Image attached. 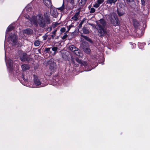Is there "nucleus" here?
<instances>
[{
  "mask_svg": "<svg viewBox=\"0 0 150 150\" xmlns=\"http://www.w3.org/2000/svg\"><path fill=\"white\" fill-rule=\"evenodd\" d=\"M86 0H81V2L83 4H84L85 3Z\"/></svg>",
  "mask_w": 150,
  "mask_h": 150,
  "instance_id": "nucleus-42",
  "label": "nucleus"
},
{
  "mask_svg": "<svg viewBox=\"0 0 150 150\" xmlns=\"http://www.w3.org/2000/svg\"><path fill=\"white\" fill-rule=\"evenodd\" d=\"M40 44V41L39 40H35L34 42V45L35 46H38Z\"/></svg>",
  "mask_w": 150,
  "mask_h": 150,
  "instance_id": "nucleus-22",
  "label": "nucleus"
},
{
  "mask_svg": "<svg viewBox=\"0 0 150 150\" xmlns=\"http://www.w3.org/2000/svg\"><path fill=\"white\" fill-rule=\"evenodd\" d=\"M76 61L78 62L79 63L81 64V63L82 61H81L80 59H79L78 58H76Z\"/></svg>",
  "mask_w": 150,
  "mask_h": 150,
  "instance_id": "nucleus-27",
  "label": "nucleus"
},
{
  "mask_svg": "<svg viewBox=\"0 0 150 150\" xmlns=\"http://www.w3.org/2000/svg\"><path fill=\"white\" fill-rule=\"evenodd\" d=\"M27 54L25 53H23L20 56V59L22 61L27 60Z\"/></svg>",
  "mask_w": 150,
  "mask_h": 150,
  "instance_id": "nucleus-10",
  "label": "nucleus"
},
{
  "mask_svg": "<svg viewBox=\"0 0 150 150\" xmlns=\"http://www.w3.org/2000/svg\"><path fill=\"white\" fill-rule=\"evenodd\" d=\"M100 4L98 3H96L93 5V7L95 8H98Z\"/></svg>",
  "mask_w": 150,
  "mask_h": 150,
  "instance_id": "nucleus-34",
  "label": "nucleus"
},
{
  "mask_svg": "<svg viewBox=\"0 0 150 150\" xmlns=\"http://www.w3.org/2000/svg\"><path fill=\"white\" fill-rule=\"evenodd\" d=\"M70 3L72 5H73L74 2V0H69Z\"/></svg>",
  "mask_w": 150,
  "mask_h": 150,
  "instance_id": "nucleus-39",
  "label": "nucleus"
},
{
  "mask_svg": "<svg viewBox=\"0 0 150 150\" xmlns=\"http://www.w3.org/2000/svg\"><path fill=\"white\" fill-rule=\"evenodd\" d=\"M34 83L32 87H35L41 85V83L37 76L34 75Z\"/></svg>",
  "mask_w": 150,
  "mask_h": 150,
  "instance_id": "nucleus-8",
  "label": "nucleus"
},
{
  "mask_svg": "<svg viewBox=\"0 0 150 150\" xmlns=\"http://www.w3.org/2000/svg\"><path fill=\"white\" fill-rule=\"evenodd\" d=\"M58 37H57V38H56V39H58Z\"/></svg>",
  "mask_w": 150,
  "mask_h": 150,
  "instance_id": "nucleus-48",
  "label": "nucleus"
},
{
  "mask_svg": "<svg viewBox=\"0 0 150 150\" xmlns=\"http://www.w3.org/2000/svg\"><path fill=\"white\" fill-rule=\"evenodd\" d=\"M52 16L54 17H56L57 16V12L56 9L53 10L52 11H51Z\"/></svg>",
  "mask_w": 150,
  "mask_h": 150,
  "instance_id": "nucleus-15",
  "label": "nucleus"
},
{
  "mask_svg": "<svg viewBox=\"0 0 150 150\" xmlns=\"http://www.w3.org/2000/svg\"><path fill=\"white\" fill-rule=\"evenodd\" d=\"M138 45L140 49H142L144 47V44L143 43H139Z\"/></svg>",
  "mask_w": 150,
  "mask_h": 150,
  "instance_id": "nucleus-25",
  "label": "nucleus"
},
{
  "mask_svg": "<svg viewBox=\"0 0 150 150\" xmlns=\"http://www.w3.org/2000/svg\"><path fill=\"white\" fill-rule=\"evenodd\" d=\"M43 38L44 40H46L47 38V36H43Z\"/></svg>",
  "mask_w": 150,
  "mask_h": 150,
  "instance_id": "nucleus-44",
  "label": "nucleus"
},
{
  "mask_svg": "<svg viewBox=\"0 0 150 150\" xmlns=\"http://www.w3.org/2000/svg\"><path fill=\"white\" fill-rule=\"evenodd\" d=\"M44 2L45 5L48 7H50L52 6V3L50 0H44Z\"/></svg>",
  "mask_w": 150,
  "mask_h": 150,
  "instance_id": "nucleus-12",
  "label": "nucleus"
},
{
  "mask_svg": "<svg viewBox=\"0 0 150 150\" xmlns=\"http://www.w3.org/2000/svg\"><path fill=\"white\" fill-rule=\"evenodd\" d=\"M50 64V69L52 72H53L57 68V66L55 62H54V59H51L49 61Z\"/></svg>",
  "mask_w": 150,
  "mask_h": 150,
  "instance_id": "nucleus-7",
  "label": "nucleus"
},
{
  "mask_svg": "<svg viewBox=\"0 0 150 150\" xmlns=\"http://www.w3.org/2000/svg\"><path fill=\"white\" fill-rule=\"evenodd\" d=\"M79 12L76 13L74 16L71 18V19L72 20H73L75 21H77L79 18Z\"/></svg>",
  "mask_w": 150,
  "mask_h": 150,
  "instance_id": "nucleus-13",
  "label": "nucleus"
},
{
  "mask_svg": "<svg viewBox=\"0 0 150 150\" xmlns=\"http://www.w3.org/2000/svg\"><path fill=\"white\" fill-rule=\"evenodd\" d=\"M51 72H50V74H51Z\"/></svg>",
  "mask_w": 150,
  "mask_h": 150,
  "instance_id": "nucleus-49",
  "label": "nucleus"
},
{
  "mask_svg": "<svg viewBox=\"0 0 150 150\" xmlns=\"http://www.w3.org/2000/svg\"><path fill=\"white\" fill-rule=\"evenodd\" d=\"M97 3L100 4H101L104 1V0H97Z\"/></svg>",
  "mask_w": 150,
  "mask_h": 150,
  "instance_id": "nucleus-30",
  "label": "nucleus"
},
{
  "mask_svg": "<svg viewBox=\"0 0 150 150\" xmlns=\"http://www.w3.org/2000/svg\"><path fill=\"white\" fill-rule=\"evenodd\" d=\"M43 16L44 19H43L42 15L41 14L37 15L36 16H33L31 18H30L29 16L28 15H25V17L29 20L31 24H34L36 26L38 25L40 27L43 28L46 25V24H50L51 22L50 18V15L48 11L44 13Z\"/></svg>",
  "mask_w": 150,
  "mask_h": 150,
  "instance_id": "nucleus-1",
  "label": "nucleus"
},
{
  "mask_svg": "<svg viewBox=\"0 0 150 150\" xmlns=\"http://www.w3.org/2000/svg\"><path fill=\"white\" fill-rule=\"evenodd\" d=\"M67 34H65L62 37V39L64 40L67 37Z\"/></svg>",
  "mask_w": 150,
  "mask_h": 150,
  "instance_id": "nucleus-35",
  "label": "nucleus"
},
{
  "mask_svg": "<svg viewBox=\"0 0 150 150\" xmlns=\"http://www.w3.org/2000/svg\"><path fill=\"white\" fill-rule=\"evenodd\" d=\"M58 24L57 23H55L54 24H53L52 25V27L54 28H55Z\"/></svg>",
  "mask_w": 150,
  "mask_h": 150,
  "instance_id": "nucleus-31",
  "label": "nucleus"
},
{
  "mask_svg": "<svg viewBox=\"0 0 150 150\" xmlns=\"http://www.w3.org/2000/svg\"><path fill=\"white\" fill-rule=\"evenodd\" d=\"M83 50L86 53H89L90 52V50L88 48H83Z\"/></svg>",
  "mask_w": 150,
  "mask_h": 150,
  "instance_id": "nucleus-21",
  "label": "nucleus"
},
{
  "mask_svg": "<svg viewBox=\"0 0 150 150\" xmlns=\"http://www.w3.org/2000/svg\"><path fill=\"white\" fill-rule=\"evenodd\" d=\"M23 79L24 80V81H27V80L25 78L24 76H23L22 77Z\"/></svg>",
  "mask_w": 150,
  "mask_h": 150,
  "instance_id": "nucleus-45",
  "label": "nucleus"
},
{
  "mask_svg": "<svg viewBox=\"0 0 150 150\" xmlns=\"http://www.w3.org/2000/svg\"><path fill=\"white\" fill-rule=\"evenodd\" d=\"M133 24L135 27H137L138 26L139 24L137 21H134L133 23Z\"/></svg>",
  "mask_w": 150,
  "mask_h": 150,
  "instance_id": "nucleus-28",
  "label": "nucleus"
},
{
  "mask_svg": "<svg viewBox=\"0 0 150 150\" xmlns=\"http://www.w3.org/2000/svg\"><path fill=\"white\" fill-rule=\"evenodd\" d=\"M57 31V30H55L54 31H52L51 33L52 35H51V38L52 39H54V37L55 36L56 33Z\"/></svg>",
  "mask_w": 150,
  "mask_h": 150,
  "instance_id": "nucleus-20",
  "label": "nucleus"
},
{
  "mask_svg": "<svg viewBox=\"0 0 150 150\" xmlns=\"http://www.w3.org/2000/svg\"><path fill=\"white\" fill-rule=\"evenodd\" d=\"M117 0H107V3L108 4L111 5L112 4H115Z\"/></svg>",
  "mask_w": 150,
  "mask_h": 150,
  "instance_id": "nucleus-17",
  "label": "nucleus"
},
{
  "mask_svg": "<svg viewBox=\"0 0 150 150\" xmlns=\"http://www.w3.org/2000/svg\"><path fill=\"white\" fill-rule=\"evenodd\" d=\"M86 19L85 18H84L83 20L81 21L80 22L81 23L83 24V23H84L85 22H86Z\"/></svg>",
  "mask_w": 150,
  "mask_h": 150,
  "instance_id": "nucleus-38",
  "label": "nucleus"
},
{
  "mask_svg": "<svg viewBox=\"0 0 150 150\" xmlns=\"http://www.w3.org/2000/svg\"><path fill=\"white\" fill-rule=\"evenodd\" d=\"M82 24L81 23H80L79 25V28H81L82 26Z\"/></svg>",
  "mask_w": 150,
  "mask_h": 150,
  "instance_id": "nucleus-43",
  "label": "nucleus"
},
{
  "mask_svg": "<svg viewBox=\"0 0 150 150\" xmlns=\"http://www.w3.org/2000/svg\"><path fill=\"white\" fill-rule=\"evenodd\" d=\"M128 2L131 3L134 1V0H126Z\"/></svg>",
  "mask_w": 150,
  "mask_h": 150,
  "instance_id": "nucleus-41",
  "label": "nucleus"
},
{
  "mask_svg": "<svg viewBox=\"0 0 150 150\" xmlns=\"http://www.w3.org/2000/svg\"><path fill=\"white\" fill-rule=\"evenodd\" d=\"M97 26L98 28L97 29L98 35L100 37H103L106 35H108V31L107 29V27L103 19H101L99 21Z\"/></svg>",
  "mask_w": 150,
  "mask_h": 150,
  "instance_id": "nucleus-2",
  "label": "nucleus"
},
{
  "mask_svg": "<svg viewBox=\"0 0 150 150\" xmlns=\"http://www.w3.org/2000/svg\"><path fill=\"white\" fill-rule=\"evenodd\" d=\"M14 28V27L12 25H10L7 28V30L6 31V36L7 35V34L9 31H11Z\"/></svg>",
  "mask_w": 150,
  "mask_h": 150,
  "instance_id": "nucleus-16",
  "label": "nucleus"
},
{
  "mask_svg": "<svg viewBox=\"0 0 150 150\" xmlns=\"http://www.w3.org/2000/svg\"><path fill=\"white\" fill-rule=\"evenodd\" d=\"M18 37L15 34L10 36L7 39V41L9 43H11L13 45H15L17 43Z\"/></svg>",
  "mask_w": 150,
  "mask_h": 150,
  "instance_id": "nucleus-5",
  "label": "nucleus"
},
{
  "mask_svg": "<svg viewBox=\"0 0 150 150\" xmlns=\"http://www.w3.org/2000/svg\"><path fill=\"white\" fill-rule=\"evenodd\" d=\"M69 50L73 52L76 55L79 57H82L83 56V54L81 53L80 50L76 47L74 45H72L69 47Z\"/></svg>",
  "mask_w": 150,
  "mask_h": 150,
  "instance_id": "nucleus-4",
  "label": "nucleus"
},
{
  "mask_svg": "<svg viewBox=\"0 0 150 150\" xmlns=\"http://www.w3.org/2000/svg\"><path fill=\"white\" fill-rule=\"evenodd\" d=\"M58 49L57 47H53L52 48H45V51L51 54V55H54L57 52Z\"/></svg>",
  "mask_w": 150,
  "mask_h": 150,
  "instance_id": "nucleus-6",
  "label": "nucleus"
},
{
  "mask_svg": "<svg viewBox=\"0 0 150 150\" xmlns=\"http://www.w3.org/2000/svg\"><path fill=\"white\" fill-rule=\"evenodd\" d=\"M83 31L84 33L86 34H88L89 33L88 29L85 27H83Z\"/></svg>",
  "mask_w": 150,
  "mask_h": 150,
  "instance_id": "nucleus-18",
  "label": "nucleus"
},
{
  "mask_svg": "<svg viewBox=\"0 0 150 150\" xmlns=\"http://www.w3.org/2000/svg\"><path fill=\"white\" fill-rule=\"evenodd\" d=\"M81 36L83 38H84L86 40L88 41V42H92L91 40L88 37H87V36L83 35H81Z\"/></svg>",
  "mask_w": 150,
  "mask_h": 150,
  "instance_id": "nucleus-19",
  "label": "nucleus"
},
{
  "mask_svg": "<svg viewBox=\"0 0 150 150\" xmlns=\"http://www.w3.org/2000/svg\"><path fill=\"white\" fill-rule=\"evenodd\" d=\"M142 34H143L142 33L141 34H139L140 36H142Z\"/></svg>",
  "mask_w": 150,
  "mask_h": 150,
  "instance_id": "nucleus-47",
  "label": "nucleus"
},
{
  "mask_svg": "<svg viewBox=\"0 0 150 150\" xmlns=\"http://www.w3.org/2000/svg\"><path fill=\"white\" fill-rule=\"evenodd\" d=\"M81 66H83L85 67L87 65V63L85 61H82L81 63Z\"/></svg>",
  "mask_w": 150,
  "mask_h": 150,
  "instance_id": "nucleus-26",
  "label": "nucleus"
},
{
  "mask_svg": "<svg viewBox=\"0 0 150 150\" xmlns=\"http://www.w3.org/2000/svg\"><path fill=\"white\" fill-rule=\"evenodd\" d=\"M21 68L22 70L23 71L28 70L29 69V67L26 64H23L21 66Z\"/></svg>",
  "mask_w": 150,
  "mask_h": 150,
  "instance_id": "nucleus-14",
  "label": "nucleus"
},
{
  "mask_svg": "<svg viewBox=\"0 0 150 150\" xmlns=\"http://www.w3.org/2000/svg\"><path fill=\"white\" fill-rule=\"evenodd\" d=\"M118 14L120 16H121L123 15L124 13L119 11H118Z\"/></svg>",
  "mask_w": 150,
  "mask_h": 150,
  "instance_id": "nucleus-36",
  "label": "nucleus"
},
{
  "mask_svg": "<svg viewBox=\"0 0 150 150\" xmlns=\"http://www.w3.org/2000/svg\"><path fill=\"white\" fill-rule=\"evenodd\" d=\"M108 16L109 19L114 26H117L120 24V21L115 14H110Z\"/></svg>",
  "mask_w": 150,
  "mask_h": 150,
  "instance_id": "nucleus-3",
  "label": "nucleus"
},
{
  "mask_svg": "<svg viewBox=\"0 0 150 150\" xmlns=\"http://www.w3.org/2000/svg\"><path fill=\"white\" fill-rule=\"evenodd\" d=\"M25 9L26 10L27 13L28 12H29L32 10V8L31 7H29L28 6L26 7L25 8Z\"/></svg>",
  "mask_w": 150,
  "mask_h": 150,
  "instance_id": "nucleus-24",
  "label": "nucleus"
},
{
  "mask_svg": "<svg viewBox=\"0 0 150 150\" xmlns=\"http://www.w3.org/2000/svg\"><path fill=\"white\" fill-rule=\"evenodd\" d=\"M65 28H62L60 29V31L62 32H64L65 31Z\"/></svg>",
  "mask_w": 150,
  "mask_h": 150,
  "instance_id": "nucleus-37",
  "label": "nucleus"
},
{
  "mask_svg": "<svg viewBox=\"0 0 150 150\" xmlns=\"http://www.w3.org/2000/svg\"><path fill=\"white\" fill-rule=\"evenodd\" d=\"M73 27V25H70L69 26H68L67 27V28L68 29V30L67 31V32L69 31V30H70V28Z\"/></svg>",
  "mask_w": 150,
  "mask_h": 150,
  "instance_id": "nucleus-32",
  "label": "nucleus"
},
{
  "mask_svg": "<svg viewBox=\"0 0 150 150\" xmlns=\"http://www.w3.org/2000/svg\"><path fill=\"white\" fill-rule=\"evenodd\" d=\"M64 8V3H63L62 6L60 7H59L57 8L58 10H60L61 11H63Z\"/></svg>",
  "mask_w": 150,
  "mask_h": 150,
  "instance_id": "nucleus-23",
  "label": "nucleus"
},
{
  "mask_svg": "<svg viewBox=\"0 0 150 150\" xmlns=\"http://www.w3.org/2000/svg\"><path fill=\"white\" fill-rule=\"evenodd\" d=\"M52 26H50L48 27L47 29V30L48 31L50 32L51 31L52 29Z\"/></svg>",
  "mask_w": 150,
  "mask_h": 150,
  "instance_id": "nucleus-33",
  "label": "nucleus"
},
{
  "mask_svg": "<svg viewBox=\"0 0 150 150\" xmlns=\"http://www.w3.org/2000/svg\"><path fill=\"white\" fill-rule=\"evenodd\" d=\"M23 32L26 34H31L33 33V30L30 28H27L23 30Z\"/></svg>",
  "mask_w": 150,
  "mask_h": 150,
  "instance_id": "nucleus-11",
  "label": "nucleus"
},
{
  "mask_svg": "<svg viewBox=\"0 0 150 150\" xmlns=\"http://www.w3.org/2000/svg\"><path fill=\"white\" fill-rule=\"evenodd\" d=\"M95 11V9L93 8H91L90 11V13H94Z\"/></svg>",
  "mask_w": 150,
  "mask_h": 150,
  "instance_id": "nucleus-29",
  "label": "nucleus"
},
{
  "mask_svg": "<svg viewBox=\"0 0 150 150\" xmlns=\"http://www.w3.org/2000/svg\"><path fill=\"white\" fill-rule=\"evenodd\" d=\"M142 4L143 5H144L145 4V0H141Z\"/></svg>",
  "mask_w": 150,
  "mask_h": 150,
  "instance_id": "nucleus-40",
  "label": "nucleus"
},
{
  "mask_svg": "<svg viewBox=\"0 0 150 150\" xmlns=\"http://www.w3.org/2000/svg\"><path fill=\"white\" fill-rule=\"evenodd\" d=\"M91 70V69L87 70H86V71H90Z\"/></svg>",
  "mask_w": 150,
  "mask_h": 150,
  "instance_id": "nucleus-46",
  "label": "nucleus"
},
{
  "mask_svg": "<svg viewBox=\"0 0 150 150\" xmlns=\"http://www.w3.org/2000/svg\"><path fill=\"white\" fill-rule=\"evenodd\" d=\"M5 61L7 67L9 69L10 71H12L13 69V61L9 59L8 60L6 59Z\"/></svg>",
  "mask_w": 150,
  "mask_h": 150,
  "instance_id": "nucleus-9",
  "label": "nucleus"
}]
</instances>
